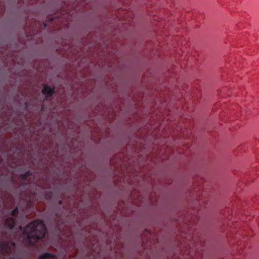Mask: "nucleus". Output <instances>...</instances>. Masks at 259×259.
<instances>
[{
    "instance_id": "nucleus-6",
    "label": "nucleus",
    "mask_w": 259,
    "mask_h": 259,
    "mask_svg": "<svg viewBox=\"0 0 259 259\" xmlns=\"http://www.w3.org/2000/svg\"><path fill=\"white\" fill-rule=\"evenodd\" d=\"M54 255L50 253H45L40 255L39 257V259H47L49 257H53Z\"/></svg>"
},
{
    "instance_id": "nucleus-14",
    "label": "nucleus",
    "mask_w": 259,
    "mask_h": 259,
    "mask_svg": "<svg viewBox=\"0 0 259 259\" xmlns=\"http://www.w3.org/2000/svg\"><path fill=\"white\" fill-rule=\"evenodd\" d=\"M20 229H22V227L20 226Z\"/></svg>"
},
{
    "instance_id": "nucleus-7",
    "label": "nucleus",
    "mask_w": 259,
    "mask_h": 259,
    "mask_svg": "<svg viewBox=\"0 0 259 259\" xmlns=\"http://www.w3.org/2000/svg\"><path fill=\"white\" fill-rule=\"evenodd\" d=\"M31 175V173L30 171H27L25 172L24 174H21L20 175V177L21 179L24 180L26 179L28 177L30 176Z\"/></svg>"
},
{
    "instance_id": "nucleus-9",
    "label": "nucleus",
    "mask_w": 259,
    "mask_h": 259,
    "mask_svg": "<svg viewBox=\"0 0 259 259\" xmlns=\"http://www.w3.org/2000/svg\"><path fill=\"white\" fill-rule=\"evenodd\" d=\"M63 17H51V19H50V22H52L56 20V19L57 18L58 20H59L60 18L62 19Z\"/></svg>"
},
{
    "instance_id": "nucleus-12",
    "label": "nucleus",
    "mask_w": 259,
    "mask_h": 259,
    "mask_svg": "<svg viewBox=\"0 0 259 259\" xmlns=\"http://www.w3.org/2000/svg\"><path fill=\"white\" fill-rule=\"evenodd\" d=\"M44 26L45 27H46L47 26V23H44Z\"/></svg>"
},
{
    "instance_id": "nucleus-11",
    "label": "nucleus",
    "mask_w": 259,
    "mask_h": 259,
    "mask_svg": "<svg viewBox=\"0 0 259 259\" xmlns=\"http://www.w3.org/2000/svg\"><path fill=\"white\" fill-rule=\"evenodd\" d=\"M12 247H14L15 246V243L14 242H12L11 243Z\"/></svg>"
},
{
    "instance_id": "nucleus-3",
    "label": "nucleus",
    "mask_w": 259,
    "mask_h": 259,
    "mask_svg": "<svg viewBox=\"0 0 259 259\" xmlns=\"http://www.w3.org/2000/svg\"><path fill=\"white\" fill-rule=\"evenodd\" d=\"M42 93L44 95H46L47 97H50L53 95L54 90L47 84H46L42 90Z\"/></svg>"
},
{
    "instance_id": "nucleus-4",
    "label": "nucleus",
    "mask_w": 259,
    "mask_h": 259,
    "mask_svg": "<svg viewBox=\"0 0 259 259\" xmlns=\"http://www.w3.org/2000/svg\"><path fill=\"white\" fill-rule=\"evenodd\" d=\"M4 225L10 229H13L15 225V220L13 218H8L5 222Z\"/></svg>"
},
{
    "instance_id": "nucleus-10",
    "label": "nucleus",
    "mask_w": 259,
    "mask_h": 259,
    "mask_svg": "<svg viewBox=\"0 0 259 259\" xmlns=\"http://www.w3.org/2000/svg\"><path fill=\"white\" fill-rule=\"evenodd\" d=\"M193 241H194V243L195 244V247H196V246L198 245L197 243L194 240V239H193Z\"/></svg>"
},
{
    "instance_id": "nucleus-8",
    "label": "nucleus",
    "mask_w": 259,
    "mask_h": 259,
    "mask_svg": "<svg viewBox=\"0 0 259 259\" xmlns=\"http://www.w3.org/2000/svg\"><path fill=\"white\" fill-rule=\"evenodd\" d=\"M18 208H15L12 211L11 214L12 215L15 216L18 213Z\"/></svg>"
},
{
    "instance_id": "nucleus-5",
    "label": "nucleus",
    "mask_w": 259,
    "mask_h": 259,
    "mask_svg": "<svg viewBox=\"0 0 259 259\" xmlns=\"http://www.w3.org/2000/svg\"><path fill=\"white\" fill-rule=\"evenodd\" d=\"M163 0H153L151 5L154 7V9H156L158 7L163 6Z\"/></svg>"
},
{
    "instance_id": "nucleus-2",
    "label": "nucleus",
    "mask_w": 259,
    "mask_h": 259,
    "mask_svg": "<svg viewBox=\"0 0 259 259\" xmlns=\"http://www.w3.org/2000/svg\"><path fill=\"white\" fill-rule=\"evenodd\" d=\"M0 251L2 254H9L11 251V246L7 242H0Z\"/></svg>"
},
{
    "instance_id": "nucleus-13",
    "label": "nucleus",
    "mask_w": 259,
    "mask_h": 259,
    "mask_svg": "<svg viewBox=\"0 0 259 259\" xmlns=\"http://www.w3.org/2000/svg\"><path fill=\"white\" fill-rule=\"evenodd\" d=\"M61 203H62V201H61V200H60V201H59V203H60V204H61Z\"/></svg>"
},
{
    "instance_id": "nucleus-1",
    "label": "nucleus",
    "mask_w": 259,
    "mask_h": 259,
    "mask_svg": "<svg viewBox=\"0 0 259 259\" xmlns=\"http://www.w3.org/2000/svg\"><path fill=\"white\" fill-rule=\"evenodd\" d=\"M47 228L43 221L35 220L29 223L23 230L25 242L30 245H33L39 239L42 238Z\"/></svg>"
}]
</instances>
